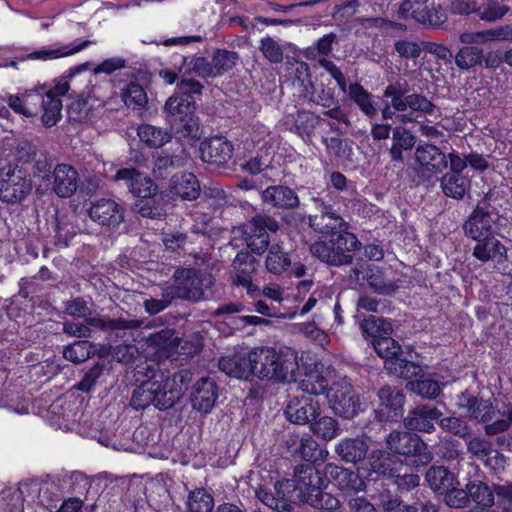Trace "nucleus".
Masks as SVG:
<instances>
[{"instance_id":"864d4df0","label":"nucleus","mask_w":512,"mask_h":512,"mask_svg":"<svg viewBox=\"0 0 512 512\" xmlns=\"http://www.w3.org/2000/svg\"><path fill=\"white\" fill-rule=\"evenodd\" d=\"M483 50L476 46H464L455 55V64L459 69L469 70L482 63Z\"/></svg>"},{"instance_id":"c03bdc74","label":"nucleus","mask_w":512,"mask_h":512,"mask_svg":"<svg viewBox=\"0 0 512 512\" xmlns=\"http://www.w3.org/2000/svg\"><path fill=\"white\" fill-rule=\"evenodd\" d=\"M326 471L332 476L339 479V484L343 489H349L355 492L363 491L366 488V483L355 472L348 469L340 468L333 465H327Z\"/></svg>"},{"instance_id":"8fccbe9b","label":"nucleus","mask_w":512,"mask_h":512,"mask_svg":"<svg viewBox=\"0 0 512 512\" xmlns=\"http://www.w3.org/2000/svg\"><path fill=\"white\" fill-rule=\"evenodd\" d=\"M132 210L142 217L150 219H160L164 216V211L160 201L157 200V195L138 198L134 202Z\"/></svg>"},{"instance_id":"4468645a","label":"nucleus","mask_w":512,"mask_h":512,"mask_svg":"<svg viewBox=\"0 0 512 512\" xmlns=\"http://www.w3.org/2000/svg\"><path fill=\"white\" fill-rule=\"evenodd\" d=\"M199 150L203 162L224 167L233 157L234 146L226 137L214 136L203 140Z\"/></svg>"},{"instance_id":"72a5a7b5","label":"nucleus","mask_w":512,"mask_h":512,"mask_svg":"<svg viewBox=\"0 0 512 512\" xmlns=\"http://www.w3.org/2000/svg\"><path fill=\"white\" fill-rule=\"evenodd\" d=\"M441 189L445 196L460 200L470 190V180L459 173H446L441 178Z\"/></svg>"},{"instance_id":"bb28decb","label":"nucleus","mask_w":512,"mask_h":512,"mask_svg":"<svg viewBox=\"0 0 512 512\" xmlns=\"http://www.w3.org/2000/svg\"><path fill=\"white\" fill-rule=\"evenodd\" d=\"M475 242L472 255L480 262L493 261L500 264L507 260V249L495 236Z\"/></svg>"},{"instance_id":"58836bf2","label":"nucleus","mask_w":512,"mask_h":512,"mask_svg":"<svg viewBox=\"0 0 512 512\" xmlns=\"http://www.w3.org/2000/svg\"><path fill=\"white\" fill-rule=\"evenodd\" d=\"M91 44V41L84 40L81 42L75 41L71 46H60L57 48H47L41 49L38 51H34L30 53L27 58L33 60H52L57 59L64 56H69L75 54L84 48L88 47Z\"/></svg>"},{"instance_id":"3c124183","label":"nucleus","mask_w":512,"mask_h":512,"mask_svg":"<svg viewBox=\"0 0 512 512\" xmlns=\"http://www.w3.org/2000/svg\"><path fill=\"white\" fill-rule=\"evenodd\" d=\"M291 264L288 254L278 245H272L265 260L266 269L273 274H281Z\"/></svg>"},{"instance_id":"0eeeda50","label":"nucleus","mask_w":512,"mask_h":512,"mask_svg":"<svg viewBox=\"0 0 512 512\" xmlns=\"http://www.w3.org/2000/svg\"><path fill=\"white\" fill-rule=\"evenodd\" d=\"M383 96L391 99V106L395 111L419 112L422 114H432L436 106L424 95L411 93L408 94V84L396 82L389 84L383 93Z\"/></svg>"},{"instance_id":"9b49d317","label":"nucleus","mask_w":512,"mask_h":512,"mask_svg":"<svg viewBox=\"0 0 512 512\" xmlns=\"http://www.w3.org/2000/svg\"><path fill=\"white\" fill-rule=\"evenodd\" d=\"M328 400L334 413L347 419L353 418L360 410V402L352 385L344 380L331 386Z\"/></svg>"},{"instance_id":"7c9ffc66","label":"nucleus","mask_w":512,"mask_h":512,"mask_svg":"<svg viewBox=\"0 0 512 512\" xmlns=\"http://www.w3.org/2000/svg\"><path fill=\"white\" fill-rule=\"evenodd\" d=\"M511 37L512 28L510 26H503L478 32H464L460 34L459 40L461 43L471 46L496 40H508Z\"/></svg>"},{"instance_id":"1a4fd4ad","label":"nucleus","mask_w":512,"mask_h":512,"mask_svg":"<svg viewBox=\"0 0 512 512\" xmlns=\"http://www.w3.org/2000/svg\"><path fill=\"white\" fill-rule=\"evenodd\" d=\"M350 282L361 287H368L382 295H392L397 290V285L392 280H387L383 270L374 264L362 263L350 269Z\"/></svg>"},{"instance_id":"2f4dec72","label":"nucleus","mask_w":512,"mask_h":512,"mask_svg":"<svg viewBox=\"0 0 512 512\" xmlns=\"http://www.w3.org/2000/svg\"><path fill=\"white\" fill-rule=\"evenodd\" d=\"M416 143V137L405 127L398 126L392 130V146L389 150L392 161L402 162L403 151L411 150Z\"/></svg>"},{"instance_id":"7ed1b4c3","label":"nucleus","mask_w":512,"mask_h":512,"mask_svg":"<svg viewBox=\"0 0 512 512\" xmlns=\"http://www.w3.org/2000/svg\"><path fill=\"white\" fill-rule=\"evenodd\" d=\"M386 443L393 453L411 458L416 467L428 465L433 460V452L417 434L392 431L387 436Z\"/></svg>"},{"instance_id":"423d86ee","label":"nucleus","mask_w":512,"mask_h":512,"mask_svg":"<svg viewBox=\"0 0 512 512\" xmlns=\"http://www.w3.org/2000/svg\"><path fill=\"white\" fill-rule=\"evenodd\" d=\"M280 229L279 222L266 213H257L244 224V235L247 247L258 255L263 254L269 247L270 235Z\"/></svg>"},{"instance_id":"de8ad7c7","label":"nucleus","mask_w":512,"mask_h":512,"mask_svg":"<svg viewBox=\"0 0 512 512\" xmlns=\"http://www.w3.org/2000/svg\"><path fill=\"white\" fill-rule=\"evenodd\" d=\"M328 385L329 382L325 376L319 372H310L299 382L298 389L300 394L318 396L326 392Z\"/></svg>"},{"instance_id":"a19ab883","label":"nucleus","mask_w":512,"mask_h":512,"mask_svg":"<svg viewBox=\"0 0 512 512\" xmlns=\"http://www.w3.org/2000/svg\"><path fill=\"white\" fill-rule=\"evenodd\" d=\"M310 430L324 441H331L340 434L339 423L330 416H316L310 422Z\"/></svg>"},{"instance_id":"a878e982","label":"nucleus","mask_w":512,"mask_h":512,"mask_svg":"<svg viewBox=\"0 0 512 512\" xmlns=\"http://www.w3.org/2000/svg\"><path fill=\"white\" fill-rule=\"evenodd\" d=\"M369 445L365 437L343 438L335 446V452L346 463L362 462L368 453Z\"/></svg>"},{"instance_id":"338daca9","label":"nucleus","mask_w":512,"mask_h":512,"mask_svg":"<svg viewBox=\"0 0 512 512\" xmlns=\"http://www.w3.org/2000/svg\"><path fill=\"white\" fill-rule=\"evenodd\" d=\"M408 386L411 391L427 399L436 398L441 391L439 383L429 378L410 381Z\"/></svg>"},{"instance_id":"20e7f679","label":"nucleus","mask_w":512,"mask_h":512,"mask_svg":"<svg viewBox=\"0 0 512 512\" xmlns=\"http://www.w3.org/2000/svg\"><path fill=\"white\" fill-rule=\"evenodd\" d=\"M256 496L264 505L277 512H303L298 505L305 502L303 492L289 479L278 481L274 492L263 488L256 490Z\"/></svg>"},{"instance_id":"c9c22d12","label":"nucleus","mask_w":512,"mask_h":512,"mask_svg":"<svg viewBox=\"0 0 512 512\" xmlns=\"http://www.w3.org/2000/svg\"><path fill=\"white\" fill-rule=\"evenodd\" d=\"M328 454L310 435L301 437L297 450H294V456L312 463H323Z\"/></svg>"},{"instance_id":"393cba45","label":"nucleus","mask_w":512,"mask_h":512,"mask_svg":"<svg viewBox=\"0 0 512 512\" xmlns=\"http://www.w3.org/2000/svg\"><path fill=\"white\" fill-rule=\"evenodd\" d=\"M293 481L297 488L303 492V497L306 500L309 493H315L318 489H322L324 479L321 477L320 472L310 464H300L294 469Z\"/></svg>"},{"instance_id":"ea45409f","label":"nucleus","mask_w":512,"mask_h":512,"mask_svg":"<svg viewBox=\"0 0 512 512\" xmlns=\"http://www.w3.org/2000/svg\"><path fill=\"white\" fill-rule=\"evenodd\" d=\"M348 95L367 117L374 118L377 115V108L373 100V95L364 89L362 85L359 83L350 84Z\"/></svg>"},{"instance_id":"680f3d73","label":"nucleus","mask_w":512,"mask_h":512,"mask_svg":"<svg viewBox=\"0 0 512 512\" xmlns=\"http://www.w3.org/2000/svg\"><path fill=\"white\" fill-rule=\"evenodd\" d=\"M364 333L369 335L372 340L380 337H387L392 333V324L383 319L375 316H370L365 319L361 324Z\"/></svg>"},{"instance_id":"052dcab7","label":"nucleus","mask_w":512,"mask_h":512,"mask_svg":"<svg viewBox=\"0 0 512 512\" xmlns=\"http://www.w3.org/2000/svg\"><path fill=\"white\" fill-rule=\"evenodd\" d=\"M153 385L151 378L137 386L131 396L130 405L135 410H143L146 407L154 406Z\"/></svg>"},{"instance_id":"aec40b11","label":"nucleus","mask_w":512,"mask_h":512,"mask_svg":"<svg viewBox=\"0 0 512 512\" xmlns=\"http://www.w3.org/2000/svg\"><path fill=\"white\" fill-rule=\"evenodd\" d=\"M52 191L60 198H69L77 190L78 187V172L74 167L68 164H57L53 171L52 176Z\"/></svg>"},{"instance_id":"6e6552de","label":"nucleus","mask_w":512,"mask_h":512,"mask_svg":"<svg viewBox=\"0 0 512 512\" xmlns=\"http://www.w3.org/2000/svg\"><path fill=\"white\" fill-rule=\"evenodd\" d=\"M496 208L488 201V194L478 202L463 225L464 233L472 240H481L494 236L492 223L496 222Z\"/></svg>"},{"instance_id":"f704fd0d","label":"nucleus","mask_w":512,"mask_h":512,"mask_svg":"<svg viewBox=\"0 0 512 512\" xmlns=\"http://www.w3.org/2000/svg\"><path fill=\"white\" fill-rule=\"evenodd\" d=\"M42 103L43 114L41 117L42 123L45 127H52L57 124L61 119L62 102L58 97L52 93V91L44 92L42 87L41 98H36V102Z\"/></svg>"},{"instance_id":"4be33fe9","label":"nucleus","mask_w":512,"mask_h":512,"mask_svg":"<svg viewBox=\"0 0 512 512\" xmlns=\"http://www.w3.org/2000/svg\"><path fill=\"white\" fill-rule=\"evenodd\" d=\"M415 159L422 168V172L439 173L447 166V156L435 145L420 144L415 150Z\"/></svg>"},{"instance_id":"c756f323","label":"nucleus","mask_w":512,"mask_h":512,"mask_svg":"<svg viewBox=\"0 0 512 512\" xmlns=\"http://www.w3.org/2000/svg\"><path fill=\"white\" fill-rule=\"evenodd\" d=\"M425 481L434 492H441L458 486L456 475L445 466H431L425 474Z\"/></svg>"},{"instance_id":"bf43d9fd","label":"nucleus","mask_w":512,"mask_h":512,"mask_svg":"<svg viewBox=\"0 0 512 512\" xmlns=\"http://www.w3.org/2000/svg\"><path fill=\"white\" fill-rule=\"evenodd\" d=\"M310 495L306 498V503L314 508H318L321 511H340L341 503L332 494L318 489L315 493H309Z\"/></svg>"},{"instance_id":"9d476101","label":"nucleus","mask_w":512,"mask_h":512,"mask_svg":"<svg viewBox=\"0 0 512 512\" xmlns=\"http://www.w3.org/2000/svg\"><path fill=\"white\" fill-rule=\"evenodd\" d=\"M31 180L17 167L0 169V199L7 203L22 201L31 191Z\"/></svg>"},{"instance_id":"c85d7f7f","label":"nucleus","mask_w":512,"mask_h":512,"mask_svg":"<svg viewBox=\"0 0 512 512\" xmlns=\"http://www.w3.org/2000/svg\"><path fill=\"white\" fill-rule=\"evenodd\" d=\"M164 110L171 123L183 122L195 111V101L188 95L174 94L168 98Z\"/></svg>"},{"instance_id":"4d7b16f0","label":"nucleus","mask_w":512,"mask_h":512,"mask_svg":"<svg viewBox=\"0 0 512 512\" xmlns=\"http://www.w3.org/2000/svg\"><path fill=\"white\" fill-rule=\"evenodd\" d=\"M372 345L376 353L385 360V366L389 360H398L402 352L399 343L389 336L372 340Z\"/></svg>"},{"instance_id":"49530a36","label":"nucleus","mask_w":512,"mask_h":512,"mask_svg":"<svg viewBox=\"0 0 512 512\" xmlns=\"http://www.w3.org/2000/svg\"><path fill=\"white\" fill-rule=\"evenodd\" d=\"M311 254L320 261L332 265L340 266L345 265V259L341 254L335 252L334 246L331 241H318L310 246Z\"/></svg>"},{"instance_id":"6e6d98bb","label":"nucleus","mask_w":512,"mask_h":512,"mask_svg":"<svg viewBox=\"0 0 512 512\" xmlns=\"http://www.w3.org/2000/svg\"><path fill=\"white\" fill-rule=\"evenodd\" d=\"M41 96L42 87H39L33 90L25 91L22 98L17 95H9L7 102L9 107L16 113L22 114L24 116H32L33 112L26 107V104H36V98H41Z\"/></svg>"},{"instance_id":"f3484780","label":"nucleus","mask_w":512,"mask_h":512,"mask_svg":"<svg viewBox=\"0 0 512 512\" xmlns=\"http://www.w3.org/2000/svg\"><path fill=\"white\" fill-rule=\"evenodd\" d=\"M379 407L377 414L380 421H394L403 415L405 396L403 392L391 386H383L377 393Z\"/></svg>"},{"instance_id":"e2e57ef3","label":"nucleus","mask_w":512,"mask_h":512,"mask_svg":"<svg viewBox=\"0 0 512 512\" xmlns=\"http://www.w3.org/2000/svg\"><path fill=\"white\" fill-rule=\"evenodd\" d=\"M93 352V346L88 341H75L63 350V356L66 360L73 363H82L90 358Z\"/></svg>"},{"instance_id":"2eb2a0df","label":"nucleus","mask_w":512,"mask_h":512,"mask_svg":"<svg viewBox=\"0 0 512 512\" xmlns=\"http://www.w3.org/2000/svg\"><path fill=\"white\" fill-rule=\"evenodd\" d=\"M315 202L319 213L309 217V225L314 231L335 236V233L348 229V224L333 211L330 204L320 199H315Z\"/></svg>"},{"instance_id":"f8f14e48","label":"nucleus","mask_w":512,"mask_h":512,"mask_svg":"<svg viewBox=\"0 0 512 512\" xmlns=\"http://www.w3.org/2000/svg\"><path fill=\"white\" fill-rule=\"evenodd\" d=\"M87 214L93 222L109 229L118 228L124 221V208L113 199L91 201Z\"/></svg>"},{"instance_id":"79ce46f5","label":"nucleus","mask_w":512,"mask_h":512,"mask_svg":"<svg viewBox=\"0 0 512 512\" xmlns=\"http://www.w3.org/2000/svg\"><path fill=\"white\" fill-rule=\"evenodd\" d=\"M344 229L342 232L335 233V236H331V243L334 246L335 252L341 254L345 259V265L352 263V255L349 252L358 249L360 242L356 236Z\"/></svg>"},{"instance_id":"13d9d810","label":"nucleus","mask_w":512,"mask_h":512,"mask_svg":"<svg viewBox=\"0 0 512 512\" xmlns=\"http://www.w3.org/2000/svg\"><path fill=\"white\" fill-rule=\"evenodd\" d=\"M214 507L213 497L202 488L191 491L187 500L189 512H211Z\"/></svg>"},{"instance_id":"a18cd8bd","label":"nucleus","mask_w":512,"mask_h":512,"mask_svg":"<svg viewBox=\"0 0 512 512\" xmlns=\"http://www.w3.org/2000/svg\"><path fill=\"white\" fill-rule=\"evenodd\" d=\"M320 120V117L314 113L300 110L297 112L294 120L295 131L305 142H310Z\"/></svg>"},{"instance_id":"4c0bfd02","label":"nucleus","mask_w":512,"mask_h":512,"mask_svg":"<svg viewBox=\"0 0 512 512\" xmlns=\"http://www.w3.org/2000/svg\"><path fill=\"white\" fill-rule=\"evenodd\" d=\"M186 158L183 155L156 153L153 155L152 175L156 179L165 178L173 169L183 167Z\"/></svg>"},{"instance_id":"5701e85b","label":"nucleus","mask_w":512,"mask_h":512,"mask_svg":"<svg viewBox=\"0 0 512 512\" xmlns=\"http://www.w3.org/2000/svg\"><path fill=\"white\" fill-rule=\"evenodd\" d=\"M300 98L324 108H330L337 103L335 91L330 87V83L323 80V75L316 77L302 93L298 94Z\"/></svg>"},{"instance_id":"f03ea898","label":"nucleus","mask_w":512,"mask_h":512,"mask_svg":"<svg viewBox=\"0 0 512 512\" xmlns=\"http://www.w3.org/2000/svg\"><path fill=\"white\" fill-rule=\"evenodd\" d=\"M192 381V373L183 369L172 376L164 372L155 373L151 377L153 385L154 407L165 410L173 407L183 397Z\"/></svg>"},{"instance_id":"774afa93","label":"nucleus","mask_w":512,"mask_h":512,"mask_svg":"<svg viewBox=\"0 0 512 512\" xmlns=\"http://www.w3.org/2000/svg\"><path fill=\"white\" fill-rule=\"evenodd\" d=\"M259 50L262 52L264 58L272 64H278L283 61V48L271 37H265L260 40Z\"/></svg>"},{"instance_id":"39448f33","label":"nucleus","mask_w":512,"mask_h":512,"mask_svg":"<svg viewBox=\"0 0 512 512\" xmlns=\"http://www.w3.org/2000/svg\"><path fill=\"white\" fill-rule=\"evenodd\" d=\"M174 277V284L169 288L175 299L200 301L204 298V291L214 284L210 273L196 269L177 270Z\"/></svg>"},{"instance_id":"603ef678","label":"nucleus","mask_w":512,"mask_h":512,"mask_svg":"<svg viewBox=\"0 0 512 512\" xmlns=\"http://www.w3.org/2000/svg\"><path fill=\"white\" fill-rule=\"evenodd\" d=\"M468 490V496L476 503L475 506H493L495 499V492L493 491V485L489 487L487 484L476 481L470 482L466 486Z\"/></svg>"},{"instance_id":"f257e3e1","label":"nucleus","mask_w":512,"mask_h":512,"mask_svg":"<svg viewBox=\"0 0 512 512\" xmlns=\"http://www.w3.org/2000/svg\"><path fill=\"white\" fill-rule=\"evenodd\" d=\"M296 351L286 348L276 351L270 347L252 350L253 376L275 382H292L299 370Z\"/></svg>"},{"instance_id":"e433bc0d","label":"nucleus","mask_w":512,"mask_h":512,"mask_svg":"<svg viewBox=\"0 0 512 512\" xmlns=\"http://www.w3.org/2000/svg\"><path fill=\"white\" fill-rule=\"evenodd\" d=\"M413 4L412 18L416 22L428 27H440L446 22V12L440 5L429 10L426 5Z\"/></svg>"},{"instance_id":"0e129e2a","label":"nucleus","mask_w":512,"mask_h":512,"mask_svg":"<svg viewBox=\"0 0 512 512\" xmlns=\"http://www.w3.org/2000/svg\"><path fill=\"white\" fill-rule=\"evenodd\" d=\"M122 99L128 107L133 108H142L148 101L146 91L136 82L127 85L122 92Z\"/></svg>"},{"instance_id":"5fc2aeb1","label":"nucleus","mask_w":512,"mask_h":512,"mask_svg":"<svg viewBox=\"0 0 512 512\" xmlns=\"http://www.w3.org/2000/svg\"><path fill=\"white\" fill-rule=\"evenodd\" d=\"M386 370L389 374L404 379H412L422 373V367L420 365L400 357L398 360H389L386 363Z\"/></svg>"},{"instance_id":"412c9836","label":"nucleus","mask_w":512,"mask_h":512,"mask_svg":"<svg viewBox=\"0 0 512 512\" xmlns=\"http://www.w3.org/2000/svg\"><path fill=\"white\" fill-rule=\"evenodd\" d=\"M442 416L441 411L430 405H418L404 418V425L410 431L430 433L434 431V421Z\"/></svg>"},{"instance_id":"69168bd1","label":"nucleus","mask_w":512,"mask_h":512,"mask_svg":"<svg viewBox=\"0 0 512 512\" xmlns=\"http://www.w3.org/2000/svg\"><path fill=\"white\" fill-rule=\"evenodd\" d=\"M468 409L470 415L480 422H487L491 419L492 404L489 401H483L475 397L467 398L462 403Z\"/></svg>"},{"instance_id":"ddd939ff","label":"nucleus","mask_w":512,"mask_h":512,"mask_svg":"<svg viewBox=\"0 0 512 512\" xmlns=\"http://www.w3.org/2000/svg\"><path fill=\"white\" fill-rule=\"evenodd\" d=\"M284 414L291 423L310 424L313 418L320 415V404L313 396L298 394L288 401Z\"/></svg>"},{"instance_id":"a211bd4d","label":"nucleus","mask_w":512,"mask_h":512,"mask_svg":"<svg viewBox=\"0 0 512 512\" xmlns=\"http://www.w3.org/2000/svg\"><path fill=\"white\" fill-rule=\"evenodd\" d=\"M252 365V350L245 349L223 356L218 361V367L223 373L237 379H248L253 375Z\"/></svg>"},{"instance_id":"cd10ccee","label":"nucleus","mask_w":512,"mask_h":512,"mask_svg":"<svg viewBox=\"0 0 512 512\" xmlns=\"http://www.w3.org/2000/svg\"><path fill=\"white\" fill-rule=\"evenodd\" d=\"M169 189L183 200H195L200 195L199 181L189 172L174 174L169 181Z\"/></svg>"},{"instance_id":"473e14b6","label":"nucleus","mask_w":512,"mask_h":512,"mask_svg":"<svg viewBox=\"0 0 512 512\" xmlns=\"http://www.w3.org/2000/svg\"><path fill=\"white\" fill-rule=\"evenodd\" d=\"M179 73L182 77L213 78L211 61L202 56L183 57Z\"/></svg>"},{"instance_id":"dca6fc26","label":"nucleus","mask_w":512,"mask_h":512,"mask_svg":"<svg viewBox=\"0 0 512 512\" xmlns=\"http://www.w3.org/2000/svg\"><path fill=\"white\" fill-rule=\"evenodd\" d=\"M234 275L232 283L236 286H243L249 294L257 291L253 284V276L259 267V261L247 250H241L237 253L232 262Z\"/></svg>"},{"instance_id":"37998d69","label":"nucleus","mask_w":512,"mask_h":512,"mask_svg":"<svg viewBox=\"0 0 512 512\" xmlns=\"http://www.w3.org/2000/svg\"><path fill=\"white\" fill-rule=\"evenodd\" d=\"M239 61V54L235 51L217 49L211 59L213 78L232 70Z\"/></svg>"},{"instance_id":"09e8293b","label":"nucleus","mask_w":512,"mask_h":512,"mask_svg":"<svg viewBox=\"0 0 512 512\" xmlns=\"http://www.w3.org/2000/svg\"><path fill=\"white\" fill-rule=\"evenodd\" d=\"M137 131L140 140L151 148L162 147L171 139L166 131L148 124L141 125Z\"/></svg>"},{"instance_id":"6ab92c4d","label":"nucleus","mask_w":512,"mask_h":512,"mask_svg":"<svg viewBox=\"0 0 512 512\" xmlns=\"http://www.w3.org/2000/svg\"><path fill=\"white\" fill-rule=\"evenodd\" d=\"M218 398V386L211 378H201L193 386L190 401L194 410L209 413Z\"/></svg>"},{"instance_id":"b1692460","label":"nucleus","mask_w":512,"mask_h":512,"mask_svg":"<svg viewBox=\"0 0 512 512\" xmlns=\"http://www.w3.org/2000/svg\"><path fill=\"white\" fill-rule=\"evenodd\" d=\"M262 201L277 209L292 210L300 205L296 192L288 186L274 185L262 191Z\"/></svg>"}]
</instances>
